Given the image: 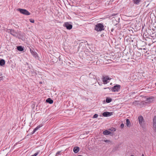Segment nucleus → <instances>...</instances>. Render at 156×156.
Returning <instances> with one entry per match:
<instances>
[{
    "label": "nucleus",
    "mask_w": 156,
    "mask_h": 156,
    "mask_svg": "<svg viewBox=\"0 0 156 156\" xmlns=\"http://www.w3.org/2000/svg\"><path fill=\"white\" fill-rule=\"evenodd\" d=\"M94 30L97 31H101L104 30L103 23H99L97 24L94 27Z\"/></svg>",
    "instance_id": "f257e3e1"
},
{
    "label": "nucleus",
    "mask_w": 156,
    "mask_h": 156,
    "mask_svg": "<svg viewBox=\"0 0 156 156\" xmlns=\"http://www.w3.org/2000/svg\"><path fill=\"white\" fill-rule=\"evenodd\" d=\"M138 121L142 127L145 126V122L143 116L141 115H140L138 118Z\"/></svg>",
    "instance_id": "f03ea898"
},
{
    "label": "nucleus",
    "mask_w": 156,
    "mask_h": 156,
    "mask_svg": "<svg viewBox=\"0 0 156 156\" xmlns=\"http://www.w3.org/2000/svg\"><path fill=\"white\" fill-rule=\"evenodd\" d=\"M111 78H109L108 76H103L102 78V80L104 84H106L109 82Z\"/></svg>",
    "instance_id": "7ed1b4c3"
},
{
    "label": "nucleus",
    "mask_w": 156,
    "mask_h": 156,
    "mask_svg": "<svg viewBox=\"0 0 156 156\" xmlns=\"http://www.w3.org/2000/svg\"><path fill=\"white\" fill-rule=\"evenodd\" d=\"M18 11H19L21 13L26 15H29L30 14V12L25 9H17Z\"/></svg>",
    "instance_id": "20e7f679"
},
{
    "label": "nucleus",
    "mask_w": 156,
    "mask_h": 156,
    "mask_svg": "<svg viewBox=\"0 0 156 156\" xmlns=\"http://www.w3.org/2000/svg\"><path fill=\"white\" fill-rule=\"evenodd\" d=\"M120 85L117 84L113 87H111L109 89L113 92L118 91L120 89Z\"/></svg>",
    "instance_id": "39448f33"
},
{
    "label": "nucleus",
    "mask_w": 156,
    "mask_h": 156,
    "mask_svg": "<svg viewBox=\"0 0 156 156\" xmlns=\"http://www.w3.org/2000/svg\"><path fill=\"white\" fill-rule=\"evenodd\" d=\"M8 32L13 35V36L17 37L18 35V33L17 32L15 31L14 30L9 29L8 30Z\"/></svg>",
    "instance_id": "423d86ee"
},
{
    "label": "nucleus",
    "mask_w": 156,
    "mask_h": 156,
    "mask_svg": "<svg viewBox=\"0 0 156 156\" xmlns=\"http://www.w3.org/2000/svg\"><path fill=\"white\" fill-rule=\"evenodd\" d=\"M63 26L66 27L68 30H70L72 29L73 27L72 25L68 22L65 23L63 24Z\"/></svg>",
    "instance_id": "0eeeda50"
},
{
    "label": "nucleus",
    "mask_w": 156,
    "mask_h": 156,
    "mask_svg": "<svg viewBox=\"0 0 156 156\" xmlns=\"http://www.w3.org/2000/svg\"><path fill=\"white\" fill-rule=\"evenodd\" d=\"M153 130L156 132V116H155L153 119Z\"/></svg>",
    "instance_id": "6e6552de"
},
{
    "label": "nucleus",
    "mask_w": 156,
    "mask_h": 156,
    "mask_svg": "<svg viewBox=\"0 0 156 156\" xmlns=\"http://www.w3.org/2000/svg\"><path fill=\"white\" fill-rule=\"evenodd\" d=\"M112 114V112H105L102 114L103 115L104 117H108L111 115Z\"/></svg>",
    "instance_id": "1a4fd4ad"
},
{
    "label": "nucleus",
    "mask_w": 156,
    "mask_h": 156,
    "mask_svg": "<svg viewBox=\"0 0 156 156\" xmlns=\"http://www.w3.org/2000/svg\"><path fill=\"white\" fill-rule=\"evenodd\" d=\"M79 150L80 148L78 147H74L73 151L75 153H76L79 151Z\"/></svg>",
    "instance_id": "9d476101"
},
{
    "label": "nucleus",
    "mask_w": 156,
    "mask_h": 156,
    "mask_svg": "<svg viewBox=\"0 0 156 156\" xmlns=\"http://www.w3.org/2000/svg\"><path fill=\"white\" fill-rule=\"evenodd\" d=\"M30 51L34 57L36 58L37 56L38 55L36 52L31 49L30 50Z\"/></svg>",
    "instance_id": "9b49d317"
},
{
    "label": "nucleus",
    "mask_w": 156,
    "mask_h": 156,
    "mask_svg": "<svg viewBox=\"0 0 156 156\" xmlns=\"http://www.w3.org/2000/svg\"><path fill=\"white\" fill-rule=\"evenodd\" d=\"M46 102L50 104H52L53 102V100L51 98H48L46 101Z\"/></svg>",
    "instance_id": "f8f14e48"
},
{
    "label": "nucleus",
    "mask_w": 156,
    "mask_h": 156,
    "mask_svg": "<svg viewBox=\"0 0 156 156\" xmlns=\"http://www.w3.org/2000/svg\"><path fill=\"white\" fill-rule=\"evenodd\" d=\"M103 133L105 135H108L110 134L111 132L108 130H105L103 132Z\"/></svg>",
    "instance_id": "ddd939ff"
},
{
    "label": "nucleus",
    "mask_w": 156,
    "mask_h": 156,
    "mask_svg": "<svg viewBox=\"0 0 156 156\" xmlns=\"http://www.w3.org/2000/svg\"><path fill=\"white\" fill-rule=\"evenodd\" d=\"M5 63V60L3 59H2L0 60V65L3 66Z\"/></svg>",
    "instance_id": "4468645a"
},
{
    "label": "nucleus",
    "mask_w": 156,
    "mask_h": 156,
    "mask_svg": "<svg viewBox=\"0 0 156 156\" xmlns=\"http://www.w3.org/2000/svg\"><path fill=\"white\" fill-rule=\"evenodd\" d=\"M42 126V124L40 125L37 126L36 128H35L34 130V131L36 132L37 130H38Z\"/></svg>",
    "instance_id": "2eb2a0df"
},
{
    "label": "nucleus",
    "mask_w": 156,
    "mask_h": 156,
    "mask_svg": "<svg viewBox=\"0 0 156 156\" xmlns=\"http://www.w3.org/2000/svg\"><path fill=\"white\" fill-rule=\"evenodd\" d=\"M42 126V124L40 125L37 126L36 128H35L34 130V131L36 132L37 130H38Z\"/></svg>",
    "instance_id": "dca6fc26"
},
{
    "label": "nucleus",
    "mask_w": 156,
    "mask_h": 156,
    "mask_svg": "<svg viewBox=\"0 0 156 156\" xmlns=\"http://www.w3.org/2000/svg\"><path fill=\"white\" fill-rule=\"evenodd\" d=\"M141 0H133V3L134 4L138 5Z\"/></svg>",
    "instance_id": "f3484780"
},
{
    "label": "nucleus",
    "mask_w": 156,
    "mask_h": 156,
    "mask_svg": "<svg viewBox=\"0 0 156 156\" xmlns=\"http://www.w3.org/2000/svg\"><path fill=\"white\" fill-rule=\"evenodd\" d=\"M17 50L20 51H22L23 50V48L21 46H19L17 47Z\"/></svg>",
    "instance_id": "a211bd4d"
},
{
    "label": "nucleus",
    "mask_w": 156,
    "mask_h": 156,
    "mask_svg": "<svg viewBox=\"0 0 156 156\" xmlns=\"http://www.w3.org/2000/svg\"><path fill=\"white\" fill-rule=\"evenodd\" d=\"M126 126L128 127H130V122L129 120L127 119L126 120Z\"/></svg>",
    "instance_id": "6ab92c4d"
},
{
    "label": "nucleus",
    "mask_w": 156,
    "mask_h": 156,
    "mask_svg": "<svg viewBox=\"0 0 156 156\" xmlns=\"http://www.w3.org/2000/svg\"><path fill=\"white\" fill-rule=\"evenodd\" d=\"M112 101V99L109 98H107L106 99V101L107 103H110Z\"/></svg>",
    "instance_id": "aec40b11"
},
{
    "label": "nucleus",
    "mask_w": 156,
    "mask_h": 156,
    "mask_svg": "<svg viewBox=\"0 0 156 156\" xmlns=\"http://www.w3.org/2000/svg\"><path fill=\"white\" fill-rule=\"evenodd\" d=\"M139 101H133V104L135 105H136L139 104Z\"/></svg>",
    "instance_id": "412c9836"
},
{
    "label": "nucleus",
    "mask_w": 156,
    "mask_h": 156,
    "mask_svg": "<svg viewBox=\"0 0 156 156\" xmlns=\"http://www.w3.org/2000/svg\"><path fill=\"white\" fill-rule=\"evenodd\" d=\"M102 141L105 142H106V143H108V144L111 143L112 142L110 140H102Z\"/></svg>",
    "instance_id": "4be33fe9"
},
{
    "label": "nucleus",
    "mask_w": 156,
    "mask_h": 156,
    "mask_svg": "<svg viewBox=\"0 0 156 156\" xmlns=\"http://www.w3.org/2000/svg\"><path fill=\"white\" fill-rule=\"evenodd\" d=\"M98 116V115L97 114H95L93 116V118H96Z\"/></svg>",
    "instance_id": "5701e85b"
},
{
    "label": "nucleus",
    "mask_w": 156,
    "mask_h": 156,
    "mask_svg": "<svg viewBox=\"0 0 156 156\" xmlns=\"http://www.w3.org/2000/svg\"><path fill=\"white\" fill-rule=\"evenodd\" d=\"M30 20V22L31 23H34V20L32 19H30L29 20Z\"/></svg>",
    "instance_id": "b1692460"
},
{
    "label": "nucleus",
    "mask_w": 156,
    "mask_h": 156,
    "mask_svg": "<svg viewBox=\"0 0 156 156\" xmlns=\"http://www.w3.org/2000/svg\"><path fill=\"white\" fill-rule=\"evenodd\" d=\"M112 129H110V130L112 131L113 132L115 131L116 130V129L115 128H111Z\"/></svg>",
    "instance_id": "393cba45"
},
{
    "label": "nucleus",
    "mask_w": 156,
    "mask_h": 156,
    "mask_svg": "<svg viewBox=\"0 0 156 156\" xmlns=\"http://www.w3.org/2000/svg\"><path fill=\"white\" fill-rule=\"evenodd\" d=\"M38 154V152H37L31 156H36Z\"/></svg>",
    "instance_id": "a878e982"
},
{
    "label": "nucleus",
    "mask_w": 156,
    "mask_h": 156,
    "mask_svg": "<svg viewBox=\"0 0 156 156\" xmlns=\"http://www.w3.org/2000/svg\"><path fill=\"white\" fill-rule=\"evenodd\" d=\"M124 126V125L123 123H122L120 125V127L121 128H122Z\"/></svg>",
    "instance_id": "bb28decb"
},
{
    "label": "nucleus",
    "mask_w": 156,
    "mask_h": 156,
    "mask_svg": "<svg viewBox=\"0 0 156 156\" xmlns=\"http://www.w3.org/2000/svg\"><path fill=\"white\" fill-rule=\"evenodd\" d=\"M61 152V151H58L57 153H56V155H58V154H60V153Z\"/></svg>",
    "instance_id": "cd10ccee"
},
{
    "label": "nucleus",
    "mask_w": 156,
    "mask_h": 156,
    "mask_svg": "<svg viewBox=\"0 0 156 156\" xmlns=\"http://www.w3.org/2000/svg\"><path fill=\"white\" fill-rule=\"evenodd\" d=\"M2 76H0V80H2Z\"/></svg>",
    "instance_id": "c85d7f7f"
},
{
    "label": "nucleus",
    "mask_w": 156,
    "mask_h": 156,
    "mask_svg": "<svg viewBox=\"0 0 156 156\" xmlns=\"http://www.w3.org/2000/svg\"><path fill=\"white\" fill-rule=\"evenodd\" d=\"M35 132V131H34V130H33V131L31 133V134H34Z\"/></svg>",
    "instance_id": "c756f323"
},
{
    "label": "nucleus",
    "mask_w": 156,
    "mask_h": 156,
    "mask_svg": "<svg viewBox=\"0 0 156 156\" xmlns=\"http://www.w3.org/2000/svg\"><path fill=\"white\" fill-rule=\"evenodd\" d=\"M111 30V31L112 32V31H113V29H112Z\"/></svg>",
    "instance_id": "7c9ffc66"
},
{
    "label": "nucleus",
    "mask_w": 156,
    "mask_h": 156,
    "mask_svg": "<svg viewBox=\"0 0 156 156\" xmlns=\"http://www.w3.org/2000/svg\"><path fill=\"white\" fill-rule=\"evenodd\" d=\"M142 156H144V154H143L142 155Z\"/></svg>",
    "instance_id": "2f4dec72"
},
{
    "label": "nucleus",
    "mask_w": 156,
    "mask_h": 156,
    "mask_svg": "<svg viewBox=\"0 0 156 156\" xmlns=\"http://www.w3.org/2000/svg\"><path fill=\"white\" fill-rule=\"evenodd\" d=\"M130 156H134V155H130Z\"/></svg>",
    "instance_id": "473e14b6"
},
{
    "label": "nucleus",
    "mask_w": 156,
    "mask_h": 156,
    "mask_svg": "<svg viewBox=\"0 0 156 156\" xmlns=\"http://www.w3.org/2000/svg\"><path fill=\"white\" fill-rule=\"evenodd\" d=\"M105 88L104 89H107V88Z\"/></svg>",
    "instance_id": "72a5a7b5"
},
{
    "label": "nucleus",
    "mask_w": 156,
    "mask_h": 156,
    "mask_svg": "<svg viewBox=\"0 0 156 156\" xmlns=\"http://www.w3.org/2000/svg\"><path fill=\"white\" fill-rule=\"evenodd\" d=\"M144 50H146L145 48H144Z\"/></svg>",
    "instance_id": "f704fd0d"
},
{
    "label": "nucleus",
    "mask_w": 156,
    "mask_h": 156,
    "mask_svg": "<svg viewBox=\"0 0 156 156\" xmlns=\"http://www.w3.org/2000/svg\"><path fill=\"white\" fill-rule=\"evenodd\" d=\"M155 84L156 85V83H155Z\"/></svg>",
    "instance_id": "c9c22d12"
}]
</instances>
